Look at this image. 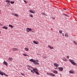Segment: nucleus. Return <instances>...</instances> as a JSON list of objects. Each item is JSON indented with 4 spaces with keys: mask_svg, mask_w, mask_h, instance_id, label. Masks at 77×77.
Masks as SVG:
<instances>
[{
    "mask_svg": "<svg viewBox=\"0 0 77 77\" xmlns=\"http://www.w3.org/2000/svg\"><path fill=\"white\" fill-rule=\"evenodd\" d=\"M69 60L72 64V65H76V63L74 62V60L69 59Z\"/></svg>",
    "mask_w": 77,
    "mask_h": 77,
    "instance_id": "1",
    "label": "nucleus"
},
{
    "mask_svg": "<svg viewBox=\"0 0 77 77\" xmlns=\"http://www.w3.org/2000/svg\"><path fill=\"white\" fill-rule=\"evenodd\" d=\"M0 74H1L2 75H5V76H6L7 77L8 76V75H6V73H5L3 72L0 71Z\"/></svg>",
    "mask_w": 77,
    "mask_h": 77,
    "instance_id": "2",
    "label": "nucleus"
},
{
    "mask_svg": "<svg viewBox=\"0 0 77 77\" xmlns=\"http://www.w3.org/2000/svg\"><path fill=\"white\" fill-rule=\"evenodd\" d=\"M47 74L48 75H51V76H53V77H54L55 76V75H54L53 73H47Z\"/></svg>",
    "mask_w": 77,
    "mask_h": 77,
    "instance_id": "3",
    "label": "nucleus"
},
{
    "mask_svg": "<svg viewBox=\"0 0 77 77\" xmlns=\"http://www.w3.org/2000/svg\"><path fill=\"white\" fill-rule=\"evenodd\" d=\"M12 50H13V51H18V50H19V49L17 48H13L12 49Z\"/></svg>",
    "mask_w": 77,
    "mask_h": 77,
    "instance_id": "4",
    "label": "nucleus"
},
{
    "mask_svg": "<svg viewBox=\"0 0 77 77\" xmlns=\"http://www.w3.org/2000/svg\"><path fill=\"white\" fill-rule=\"evenodd\" d=\"M29 12H30L31 13H32V14H35V12L34 10H29Z\"/></svg>",
    "mask_w": 77,
    "mask_h": 77,
    "instance_id": "5",
    "label": "nucleus"
},
{
    "mask_svg": "<svg viewBox=\"0 0 77 77\" xmlns=\"http://www.w3.org/2000/svg\"><path fill=\"white\" fill-rule=\"evenodd\" d=\"M58 68L59 71H63V68L62 67H59Z\"/></svg>",
    "mask_w": 77,
    "mask_h": 77,
    "instance_id": "6",
    "label": "nucleus"
},
{
    "mask_svg": "<svg viewBox=\"0 0 77 77\" xmlns=\"http://www.w3.org/2000/svg\"><path fill=\"white\" fill-rule=\"evenodd\" d=\"M12 14L13 15H14V16H15V17H18V16H19L18 14L16 13H12Z\"/></svg>",
    "mask_w": 77,
    "mask_h": 77,
    "instance_id": "7",
    "label": "nucleus"
},
{
    "mask_svg": "<svg viewBox=\"0 0 77 77\" xmlns=\"http://www.w3.org/2000/svg\"><path fill=\"white\" fill-rule=\"evenodd\" d=\"M33 70L34 72H36V71H38V69H37V68H35L34 69H33Z\"/></svg>",
    "mask_w": 77,
    "mask_h": 77,
    "instance_id": "8",
    "label": "nucleus"
},
{
    "mask_svg": "<svg viewBox=\"0 0 77 77\" xmlns=\"http://www.w3.org/2000/svg\"><path fill=\"white\" fill-rule=\"evenodd\" d=\"M3 64L7 66V65H8V63H7V62H6V61H4L3 63Z\"/></svg>",
    "mask_w": 77,
    "mask_h": 77,
    "instance_id": "9",
    "label": "nucleus"
},
{
    "mask_svg": "<svg viewBox=\"0 0 77 77\" xmlns=\"http://www.w3.org/2000/svg\"><path fill=\"white\" fill-rule=\"evenodd\" d=\"M54 66H55L56 67H58L59 66V65L57 64V63H54Z\"/></svg>",
    "mask_w": 77,
    "mask_h": 77,
    "instance_id": "10",
    "label": "nucleus"
},
{
    "mask_svg": "<svg viewBox=\"0 0 77 77\" xmlns=\"http://www.w3.org/2000/svg\"><path fill=\"white\" fill-rule=\"evenodd\" d=\"M29 60L30 62H34V63L35 62V60H33V59H30Z\"/></svg>",
    "mask_w": 77,
    "mask_h": 77,
    "instance_id": "11",
    "label": "nucleus"
},
{
    "mask_svg": "<svg viewBox=\"0 0 77 77\" xmlns=\"http://www.w3.org/2000/svg\"><path fill=\"white\" fill-rule=\"evenodd\" d=\"M33 42L35 44H39V42H36L35 41H33Z\"/></svg>",
    "mask_w": 77,
    "mask_h": 77,
    "instance_id": "12",
    "label": "nucleus"
},
{
    "mask_svg": "<svg viewBox=\"0 0 77 77\" xmlns=\"http://www.w3.org/2000/svg\"><path fill=\"white\" fill-rule=\"evenodd\" d=\"M53 72L54 73H55V74H57L58 73V72L56 70H54Z\"/></svg>",
    "mask_w": 77,
    "mask_h": 77,
    "instance_id": "13",
    "label": "nucleus"
},
{
    "mask_svg": "<svg viewBox=\"0 0 77 77\" xmlns=\"http://www.w3.org/2000/svg\"><path fill=\"white\" fill-rule=\"evenodd\" d=\"M2 28L3 29H8V28L7 26H3L2 27Z\"/></svg>",
    "mask_w": 77,
    "mask_h": 77,
    "instance_id": "14",
    "label": "nucleus"
},
{
    "mask_svg": "<svg viewBox=\"0 0 77 77\" xmlns=\"http://www.w3.org/2000/svg\"><path fill=\"white\" fill-rule=\"evenodd\" d=\"M48 47L50 48V49H54V47H51L49 45L48 46Z\"/></svg>",
    "mask_w": 77,
    "mask_h": 77,
    "instance_id": "15",
    "label": "nucleus"
},
{
    "mask_svg": "<svg viewBox=\"0 0 77 77\" xmlns=\"http://www.w3.org/2000/svg\"><path fill=\"white\" fill-rule=\"evenodd\" d=\"M65 36L66 37H69V36H68V34L67 33H66V34L65 35Z\"/></svg>",
    "mask_w": 77,
    "mask_h": 77,
    "instance_id": "16",
    "label": "nucleus"
},
{
    "mask_svg": "<svg viewBox=\"0 0 77 77\" xmlns=\"http://www.w3.org/2000/svg\"><path fill=\"white\" fill-rule=\"evenodd\" d=\"M27 30H28L29 31H30V32L32 31V29L31 28H27Z\"/></svg>",
    "mask_w": 77,
    "mask_h": 77,
    "instance_id": "17",
    "label": "nucleus"
},
{
    "mask_svg": "<svg viewBox=\"0 0 77 77\" xmlns=\"http://www.w3.org/2000/svg\"><path fill=\"white\" fill-rule=\"evenodd\" d=\"M69 72L71 74H73V71L72 70H70L69 71Z\"/></svg>",
    "mask_w": 77,
    "mask_h": 77,
    "instance_id": "18",
    "label": "nucleus"
},
{
    "mask_svg": "<svg viewBox=\"0 0 77 77\" xmlns=\"http://www.w3.org/2000/svg\"><path fill=\"white\" fill-rule=\"evenodd\" d=\"M8 59L9 60H11V61H12V60H13L12 58L11 57H9Z\"/></svg>",
    "mask_w": 77,
    "mask_h": 77,
    "instance_id": "19",
    "label": "nucleus"
},
{
    "mask_svg": "<svg viewBox=\"0 0 77 77\" xmlns=\"http://www.w3.org/2000/svg\"><path fill=\"white\" fill-rule=\"evenodd\" d=\"M25 51H29V48H25Z\"/></svg>",
    "mask_w": 77,
    "mask_h": 77,
    "instance_id": "20",
    "label": "nucleus"
},
{
    "mask_svg": "<svg viewBox=\"0 0 77 77\" xmlns=\"http://www.w3.org/2000/svg\"><path fill=\"white\" fill-rule=\"evenodd\" d=\"M9 26L10 27H11V28H13V27H14V26L11 25H9Z\"/></svg>",
    "mask_w": 77,
    "mask_h": 77,
    "instance_id": "21",
    "label": "nucleus"
},
{
    "mask_svg": "<svg viewBox=\"0 0 77 77\" xmlns=\"http://www.w3.org/2000/svg\"><path fill=\"white\" fill-rule=\"evenodd\" d=\"M34 63L35 65H39V63H36V62H34Z\"/></svg>",
    "mask_w": 77,
    "mask_h": 77,
    "instance_id": "22",
    "label": "nucleus"
},
{
    "mask_svg": "<svg viewBox=\"0 0 77 77\" xmlns=\"http://www.w3.org/2000/svg\"><path fill=\"white\" fill-rule=\"evenodd\" d=\"M6 2H7V3H11V1L9 0H7L6 1Z\"/></svg>",
    "mask_w": 77,
    "mask_h": 77,
    "instance_id": "23",
    "label": "nucleus"
},
{
    "mask_svg": "<svg viewBox=\"0 0 77 77\" xmlns=\"http://www.w3.org/2000/svg\"><path fill=\"white\" fill-rule=\"evenodd\" d=\"M42 14V15H45V16H47V14H45L43 13H41Z\"/></svg>",
    "mask_w": 77,
    "mask_h": 77,
    "instance_id": "24",
    "label": "nucleus"
},
{
    "mask_svg": "<svg viewBox=\"0 0 77 77\" xmlns=\"http://www.w3.org/2000/svg\"><path fill=\"white\" fill-rule=\"evenodd\" d=\"M35 73L37 74L38 75H39V73H38V71L35 72Z\"/></svg>",
    "mask_w": 77,
    "mask_h": 77,
    "instance_id": "25",
    "label": "nucleus"
},
{
    "mask_svg": "<svg viewBox=\"0 0 77 77\" xmlns=\"http://www.w3.org/2000/svg\"><path fill=\"white\" fill-rule=\"evenodd\" d=\"M63 14V15H64L66 17H68V16L66 14Z\"/></svg>",
    "mask_w": 77,
    "mask_h": 77,
    "instance_id": "26",
    "label": "nucleus"
},
{
    "mask_svg": "<svg viewBox=\"0 0 77 77\" xmlns=\"http://www.w3.org/2000/svg\"><path fill=\"white\" fill-rule=\"evenodd\" d=\"M59 32L60 33V34H61L62 33V31L60 30L59 31Z\"/></svg>",
    "mask_w": 77,
    "mask_h": 77,
    "instance_id": "27",
    "label": "nucleus"
},
{
    "mask_svg": "<svg viewBox=\"0 0 77 77\" xmlns=\"http://www.w3.org/2000/svg\"><path fill=\"white\" fill-rule=\"evenodd\" d=\"M35 62H39V61L38 60H35Z\"/></svg>",
    "mask_w": 77,
    "mask_h": 77,
    "instance_id": "28",
    "label": "nucleus"
},
{
    "mask_svg": "<svg viewBox=\"0 0 77 77\" xmlns=\"http://www.w3.org/2000/svg\"><path fill=\"white\" fill-rule=\"evenodd\" d=\"M11 4H14V1H11Z\"/></svg>",
    "mask_w": 77,
    "mask_h": 77,
    "instance_id": "29",
    "label": "nucleus"
},
{
    "mask_svg": "<svg viewBox=\"0 0 77 77\" xmlns=\"http://www.w3.org/2000/svg\"><path fill=\"white\" fill-rule=\"evenodd\" d=\"M28 66V67H29V68H32V66Z\"/></svg>",
    "mask_w": 77,
    "mask_h": 77,
    "instance_id": "30",
    "label": "nucleus"
},
{
    "mask_svg": "<svg viewBox=\"0 0 77 77\" xmlns=\"http://www.w3.org/2000/svg\"><path fill=\"white\" fill-rule=\"evenodd\" d=\"M73 42L75 44V45H77V42H75L74 41H73Z\"/></svg>",
    "mask_w": 77,
    "mask_h": 77,
    "instance_id": "31",
    "label": "nucleus"
},
{
    "mask_svg": "<svg viewBox=\"0 0 77 77\" xmlns=\"http://www.w3.org/2000/svg\"><path fill=\"white\" fill-rule=\"evenodd\" d=\"M31 72H32V73H34V71H33L32 70H31Z\"/></svg>",
    "mask_w": 77,
    "mask_h": 77,
    "instance_id": "32",
    "label": "nucleus"
},
{
    "mask_svg": "<svg viewBox=\"0 0 77 77\" xmlns=\"http://www.w3.org/2000/svg\"><path fill=\"white\" fill-rule=\"evenodd\" d=\"M29 16H30L32 18H33V15H30V14H29Z\"/></svg>",
    "mask_w": 77,
    "mask_h": 77,
    "instance_id": "33",
    "label": "nucleus"
},
{
    "mask_svg": "<svg viewBox=\"0 0 77 77\" xmlns=\"http://www.w3.org/2000/svg\"><path fill=\"white\" fill-rule=\"evenodd\" d=\"M63 60H64V61H66V58H64V59H63Z\"/></svg>",
    "mask_w": 77,
    "mask_h": 77,
    "instance_id": "34",
    "label": "nucleus"
},
{
    "mask_svg": "<svg viewBox=\"0 0 77 77\" xmlns=\"http://www.w3.org/2000/svg\"><path fill=\"white\" fill-rule=\"evenodd\" d=\"M20 74H21V75H23V76H24V73H21Z\"/></svg>",
    "mask_w": 77,
    "mask_h": 77,
    "instance_id": "35",
    "label": "nucleus"
},
{
    "mask_svg": "<svg viewBox=\"0 0 77 77\" xmlns=\"http://www.w3.org/2000/svg\"><path fill=\"white\" fill-rule=\"evenodd\" d=\"M23 55H24V56H27V55L26 54H23Z\"/></svg>",
    "mask_w": 77,
    "mask_h": 77,
    "instance_id": "36",
    "label": "nucleus"
},
{
    "mask_svg": "<svg viewBox=\"0 0 77 77\" xmlns=\"http://www.w3.org/2000/svg\"><path fill=\"white\" fill-rule=\"evenodd\" d=\"M24 2L25 3H26V4L27 1H25V0H24Z\"/></svg>",
    "mask_w": 77,
    "mask_h": 77,
    "instance_id": "37",
    "label": "nucleus"
},
{
    "mask_svg": "<svg viewBox=\"0 0 77 77\" xmlns=\"http://www.w3.org/2000/svg\"><path fill=\"white\" fill-rule=\"evenodd\" d=\"M26 30H27V32H28V33H29V30H28V29H26Z\"/></svg>",
    "mask_w": 77,
    "mask_h": 77,
    "instance_id": "38",
    "label": "nucleus"
},
{
    "mask_svg": "<svg viewBox=\"0 0 77 77\" xmlns=\"http://www.w3.org/2000/svg\"><path fill=\"white\" fill-rule=\"evenodd\" d=\"M67 57V58H68V59H69V56H67V57Z\"/></svg>",
    "mask_w": 77,
    "mask_h": 77,
    "instance_id": "39",
    "label": "nucleus"
},
{
    "mask_svg": "<svg viewBox=\"0 0 77 77\" xmlns=\"http://www.w3.org/2000/svg\"><path fill=\"white\" fill-rule=\"evenodd\" d=\"M52 20H55V18L54 17H52Z\"/></svg>",
    "mask_w": 77,
    "mask_h": 77,
    "instance_id": "40",
    "label": "nucleus"
},
{
    "mask_svg": "<svg viewBox=\"0 0 77 77\" xmlns=\"http://www.w3.org/2000/svg\"><path fill=\"white\" fill-rule=\"evenodd\" d=\"M28 69H29V70H30L31 69H30L29 68H28Z\"/></svg>",
    "mask_w": 77,
    "mask_h": 77,
    "instance_id": "41",
    "label": "nucleus"
},
{
    "mask_svg": "<svg viewBox=\"0 0 77 77\" xmlns=\"http://www.w3.org/2000/svg\"><path fill=\"white\" fill-rule=\"evenodd\" d=\"M64 9L65 10V11H66V9Z\"/></svg>",
    "mask_w": 77,
    "mask_h": 77,
    "instance_id": "42",
    "label": "nucleus"
},
{
    "mask_svg": "<svg viewBox=\"0 0 77 77\" xmlns=\"http://www.w3.org/2000/svg\"><path fill=\"white\" fill-rule=\"evenodd\" d=\"M1 26H3V25H2V24H1Z\"/></svg>",
    "mask_w": 77,
    "mask_h": 77,
    "instance_id": "43",
    "label": "nucleus"
},
{
    "mask_svg": "<svg viewBox=\"0 0 77 77\" xmlns=\"http://www.w3.org/2000/svg\"><path fill=\"white\" fill-rule=\"evenodd\" d=\"M57 68H55V69H57Z\"/></svg>",
    "mask_w": 77,
    "mask_h": 77,
    "instance_id": "44",
    "label": "nucleus"
},
{
    "mask_svg": "<svg viewBox=\"0 0 77 77\" xmlns=\"http://www.w3.org/2000/svg\"><path fill=\"white\" fill-rule=\"evenodd\" d=\"M1 25V23H0V26Z\"/></svg>",
    "mask_w": 77,
    "mask_h": 77,
    "instance_id": "45",
    "label": "nucleus"
},
{
    "mask_svg": "<svg viewBox=\"0 0 77 77\" xmlns=\"http://www.w3.org/2000/svg\"><path fill=\"white\" fill-rule=\"evenodd\" d=\"M63 36H64V35H63Z\"/></svg>",
    "mask_w": 77,
    "mask_h": 77,
    "instance_id": "46",
    "label": "nucleus"
},
{
    "mask_svg": "<svg viewBox=\"0 0 77 77\" xmlns=\"http://www.w3.org/2000/svg\"><path fill=\"white\" fill-rule=\"evenodd\" d=\"M0 33H1V32L0 31Z\"/></svg>",
    "mask_w": 77,
    "mask_h": 77,
    "instance_id": "47",
    "label": "nucleus"
},
{
    "mask_svg": "<svg viewBox=\"0 0 77 77\" xmlns=\"http://www.w3.org/2000/svg\"><path fill=\"white\" fill-rule=\"evenodd\" d=\"M0 12H1V10H0Z\"/></svg>",
    "mask_w": 77,
    "mask_h": 77,
    "instance_id": "48",
    "label": "nucleus"
},
{
    "mask_svg": "<svg viewBox=\"0 0 77 77\" xmlns=\"http://www.w3.org/2000/svg\"><path fill=\"white\" fill-rule=\"evenodd\" d=\"M62 34H63V33Z\"/></svg>",
    "mask_w": 77,
    "mask_h": 77,
    "instance_id": "49",
    "label": "nucleus"
},
{
    "mask_svg": "<svg viewBox=\"0 0 77 77\" xmlns=\"http://www.w3.org/2000/svg\"><path fill=\"white\" fill-rule=\"evenodd\" d=\"M19 0L20 1V0Z\"/></svg>",
    "mask_w": 77,
    "mask_h": 77,
    "instance_id": "50",
    "label": "nucleus"
},
{
    "mask_svg": "<svg viewBox=\"0 0 77 77\" xmlns=\"http://www.w3.org/2000/svg\"><path fill=\"white\" fill-rule=\"evenodd\" d=\"M26 21H27V20H25Z\"/></svg>",
    "mask_w": 77,
    "mask_h": 77,
    "instance_id": "51",
    "label": "nucleus"
},
{
    "mask_svg": "<svg viewBox=\"0 0 77 77\" xmlns=\"http://www.w3.org/2000/svg\"><path fill=\"white\" fill-rule=\"evenodd\" d=\"M44 58H45V57H44Z\"/></svg>",
    "mask_w": 77,
    "mask_h": 77,
    "instance_id": "52",
    "label": "nucleus"
}]
</instances>
